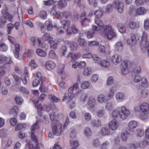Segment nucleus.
<instances>
[{
    "label": "nucleus",
    "mask_w": 149,
    "mask_h": 149,
    "mask_svg": "<svg viewBox=\"0 0 149 149\" xmlns=\"http://www.w3.org/2000/svg\"><path fill=\"white\" fill-rule=\"evenodd\" d=\"M147 33L144 31H143L142 35L141 37V46L143 44L145 45L148 42L147 41Z\"/></svg>",
    "instance_id": "30"
},
{
    "label": "nucleus",
    "mask_w": 149,
    "mask_h": 149,
    "mask_svg": "<svg viewBox=\"0 0 149 149\" xmlns=\"http://www.w3.org/2000/svg\"><path fill=\"white\" fill-rule=\"evenodd\" d=\"M97 102L100 104H102L104 102L105 100V96L103 94H100L97 97Z\"/></svg>",
    "instance_id": "29"
},
{
    "label": "nucleus",
    "mask_w": 149,
    "mask_h": 149,
    "mask_svg": "<svg viewBox=\"0 0 149 149\" xmlns=\"http://www.w3.org/2000/svg\"><path fill=\"white\" fill-rule=\"evenodd\" d=\"M100 145L99 140L98 139H94L92 142V146L95 148L99 147Z\"/></svg>",
    "instance_id": "50"
},
{
    "label": "nucleus",
    "mask_w": 149,
    "mask_h": 149,
    "mask_svg": "<svg viewBox=\"0 0 149 149\" xmlns=\"http://www.w3.org/2000/svg\"><path fill=\"white\" fill-rule=\"evenodd\" d=\"M98 64L103 68H108L110 66L109 61L107 59L102 60L98 63Z\"/></svg>",
    "instance_id": "21"
},
{
    "label": "nucleus",
    "mask_w": 149,
    "mask_h": 149,
    "mask_svg": "<svg viewBox=\"0 0 149 149\" xmlns=\"http://www.w3.org/2000/svg\"><path fill=\"white\" fill-rule=\"evenodd\" d=\"M48 55L49 57L51 59L56 60L58 58L57 55L54 50H52L50 51Z\"/></svg>",
    "instance_id": "37"
},
{
    "label": "nucleus",
    "mask_w": 149,
    "mask_h": 149,
    "mask_svg": "<svg viewBox=\"0 0 149 149\" xmlns=\"http://www.w3.org/2000/svg\"><path fill=\"white\" fill-rule=\"evenodd\" d=\"M143 144L142 141L140 143L135 142L130 145V147L131 149H136L139 147L141 148H144V147H141V145Z\"/></svg>",
    "instance_id": "31"
},
{
    "label": "nucleus",
    "mask_w": 149,
    "mask_h": 149,
    "mask_svg": "<svg viewBox=\"0 0 149 149\" xmlns=\"http://www.w3.org/2000/svg\"><path fill=\"white\" fill-rule=\"evenodd\" d=\"M78 45L77 44L74 42H71L70 43V47L72 51H75L77 49Z\"/></svg>",
    "instance_id": "46"
},
{
    "label": "nucleus",
    "mask_w": 149,
    "mask_h": 149,
    "mask_svg": "<svg viewBox=\"0 0 149 149\" xmlns=\"http://www.w3.org/2000/svg\"><path fill=\"white\" fill-rule=\"evenodd\" d=\"M66 32L67 34L69 35L72 33H77L79 32V31L75 26H72L68 27Z\"/></svg>",
    "instance_id": "17"
},
{
    "label": "nucleus",
    "mask_w": 149,
    "mask_h": 149,
    "mask_svg": "<svg viewBox=\"0 0 149 149\" xmlns=\"http://www.w3.org/2000/svg\"><path fill=\"white\" fill-rule=\"evenodd\" d=\"M130 64V62L128 60L125 61L122 64L121 72L123 75H125L129 73Z\"/></svg>",
    "instance_id": "11"
},
{
    "label": "nucleus",
    "mask_w": 149,
    "mask_h": 149,
    "mask_svg": "<svg viewBox=\"0 0 149 149\" xmlns=\"http://www.w3.org/2000/svg\"><path fill=\"white\" fill-rule=\"evenodd\" d=\"M77 42L78 45L81 47H84L86 45V42L83 38L79 37L77 40Z\"/></svg>",
    "instance_id": "36"
},
{
    "label": "nucleus",
    "mask_w": 149,
    "mask_h": 149,
    "mask_svg": "<svg viewBox=\"0 0 149 149\" xmlns=\"http://www.w3.org/2000/svg\"><path fill=\"white\" fill-rule=\"evenodd\" d=\"M19 108L17 106H14L10 109V113L13 115H17L18 113Z\"/></svg>",
    "instance_id": "38"
},
{
    "label": "nucleus",
    "mask_w": 149,
    "mask_h": 149,
    "mask_svg": "<svg viewBox=\"0 0 149 149\" xmlns=\"http://www.w3.org/2000/svg\"><path fill=\"white\" fill-rule=\"evenodd\" d=\"M114 95L113 89L112 88H110L109 90V92L107 95V97L109 100L112 99Z\"/></svg>",
    "instance_id": "54"
},
{
    "label": "nucleus",
    "mask_w": 149,
    "mask_h": 149,
    "mask_svg": "<svg viewBox=\"0 0 149 149\" xmlns=\"http://www.w3.org/2000/svg\"><path fill=\"white\" fill-rule=\"evenodd\" d=\"M15 50L14 51L13 53L15 57L18 58L19 57V53L20 51L19 45L18 44L15 45Z\"/></svg>",
    "instance_id": "27"
},
{
    "label": "nucleus",
    "mask_w": 149,
    "mask_h": 149,
    "mask_svg": "<svg viewBox=\"0 0 149 149\" xmlns=\"http://www.w3.org/2000/svg\"><path fill=\"white\" fill-rule=\"evenodd\" d=\"M23 83L24 84H26L27 83V80L29 79L28 74L27 73H25L22 77Z\"/></svg>",
    "instance_id": "53"
},
{
    "label": "nucleus",
    "mask_w": 149,
    "mask_h": 149,
    "mask_svg": "<svg viewBox=\"0 0 149 149\" xmlns=\"http://www.w3.org/2000/svg\"><path fill=\"white\" fill-rule=\"evenodd\" d=\"M80 18L81 19L84 20L83 22H82V24L84 26H86L85 23L88 22V21L86 19V14L85 12H83L81 14Z\"/></svg>",
    "instance_id": "43"
},
{
    "label": "nucleus",
    "mask_w": 149,
    "mask_h": 149,
    "mask_svg": "<svg viewBox=\"0 0 149 149\" xmlns=\"http://www.w3.org/2000/svg\"><path fill=\"white\" fill-rule=\"evenodd\" d=\"M120 117L123 120H125L130 113L129 110L125 106L120 107Z\"/></svg>",
    "instance_id": "6"
},
{
    "label": "nucleus",
    "mask_w": 149,
    "mask_h": 149,
    "mask_svg": "<svg viewBox=\"0 0 149 149\" xmlns=\"http://www.w3.org/2000/svg\"><path fill=\"white\" fill-rule=\"evenodd\" d=\"M33 75L35 77H36L38 79H35L33 80L32 82V86L34 87H36L38 86L39 84L40 81H44L45 78L43 77H42L41 74L40 72H37L33 74Z\"/></svg>",
    "instance_id": "10"
},
{
    "label": "nucleus",
    "mask_w": 149,
    "mask_h": 149,
    "mask_svg": "<svg viewBox=\"0 0 149 149\" xmlns=\"http://www.w3.org/2000/svg\"><path fill=\"white\" fill-rule=\"evenodd\" d=\"M141 80H142L141 77L138 74H136L133 78V81L136 83L139 82Z\"/></svg>",
    "instance_id": "64"
},
{
    "label": "nucleus",
    "mask_w": 149,
    "mask_h": 149,
    "mask_svg": "<svg viewBox=\"0 0 149 149\" xmlns=\"http://www.w3.org/2000/svg\"><path fill=\"white\" fill-rule=\"evenodd\" d=\"M148 82L146 78L143 77L142 79L141 85L144 88H146L148 86Z\"/></svg>",
    "instance_id": "63"
},
{
    "label": "nucleus",
    "mask_w": 149,
    "mask_h": 149,
    "mask_svg": "<svg viewBox=\"0 0 149 149\" xmlns=\"http://www.w3.org/2000/svg\"><path fill=\"white\" fill-rule=\"evenodd\" d=\"M39 127V124L38 122H37L33 124L31 127V132H34L35 130L36 129H38Z\"/></svg>",
    "instance_id": "42"
},
{
    "label": "nucleus",
    "mask_w": 149,
    "mask_h": 149,
    "mask_svg": "<svg viewBox=\"0 0 149 149\" xmlns=\"http://www.w3.org/2000/svg\"><path fill=\"white\" fill-rule=\"evenodd\" d=\"M136 135L137 136L141 137L143 136L144 132V131L140 129H137L136 130Z\"/></svg>",
    "instance_id": "62"
},
{
    "label": "nucleus",
    "mask_w": 149,
    "mask_h": 149,
    "mask_svg": "<svg viewBox=\"0 0 149 149\" xmlns=\"http://www.w3.org/2000/svg\"><path fill=\"white\" fill-rule=\"evenodd\" d=\"M45 23L46 25H47V29L49 31H51L53 28L54 26V27H55V26H53L52 25V22L50 20H49L46 21Z\"/></svg>",
    "instance_id": "45"
},
{
    "label": "nucleus",
    "mask_w": 149,
    "mask_h": 149,
    "mask_svg": "<svg viewBox=\"0 0 149 149\" xmlns=\"http://www.w3.org/2000/svg\"><path fill=\"white\" fill-rule=\"evenodd\" d=\"M33 54V51L31 49H29L26 51L25 52L23 53L22 56V58L23 60H24L26 59L27 57L32 56Z\"/></svg>",
    "instance_id": "25"
},
{
    "label": "nucleus",
    "mask_w": 149,
    "mask_h": 149,
    "mask_svg": "<svg viewBox=\"0 0 149 149\" xmlns=\"http://www.w3.org/2000/svg\"><path fill=\"white\" fill-rule=\"evenodd\" d=\"M127 127L129 131L127 132L128 134L133 135L134 134L135 132L133 129L136 128L138 126V123L136 121L131 120L127 124Z\"/></svg>",
    "instance_id": "9"
},
{
    "label": "nucleus",
    "mask_w": 149,
    "mask_h": 149,
    "mask_svg": "<svg viewBox=\"0 0 149 149\" xmlns=\"http://www.w3.org/2000/svg\"><path fill=\"white\" fill-rule=\"evenodd\" d=\"M147 12V10L143 7H140L136 10V13L138 15H143Z\"/></svg>",
    "instance_id": "24"
},
{
    "label": "nucleus",
    "mask_w": 149,
    "mask_h": 149,
    "mask_svg": "<svg viewBox=\"0 0 149 149\" xmlns=\"http://www.w3.org/2000/svg\"><path fill=\"white\" fill-rule=\"evenodd\" d=\"M31 40L33 43V46L34 47H43L42 46L41 42V38H38L36 40L34 37H32L31 38Z\"/></svg>",
    "instance_id": "15"
},
{
    "label": "nucleus",
    "mask_w": 149,
    "mask_h": 149,
    "mask_svg": "<svg viewBox=\"0 0 149 149\" xmlns=\"http://www.w3.org/2000/svg\"><path fill=\"white\" fill-rule=\"evenodd\" d=\"M58 43V41H56L55 39H54L49 44H50L51 48L53 49H55L57 48Z\"/></svg>",
    "instance_id": "41"
},
{
    "label": "nucleus",
    "mask_w": 149,
    "mask_h": 149,
    "mask_svg": "<svg viewBox=\"0 0 149 149\" xmlns=\"http://www.w3.org/2000/svg\"><path fill=\"white\" fill-rule=\"evenodd\" d=\"M93 30H91L89 31H87L85 33L86 34V37L90 39L93 37L95 33V31H100V29L97 26L95 25H93L92 26Z\"/></svg>",
    "instance_id": "12"
},
{
    "label": "nucleus",
    "mask_w": 149,
    "mask_h": 149,
    "mask_svg": "<svg viewBox=\"0 0 149 149\" xmlns=\"http://www.w3.org/2000/svg\"><path fill=\"white\" fill-rule=\"evenodd\" d=\"M2 15L0 17V27H2L7 22V21L12 22V16L9 13L5 10L3 9L1 11Z\"/></svg>",
    "instance_id": "3"
},
{
    "label": "nucleus",
    "mask_w": 149,
    "mask_h": 149,
    "mask_svg": "<svg viewBox=\"0 0 149 149\" xmlns=\"http://www.w3.org/2000/svg\"><path fill=\"white\" fill-rule=\"evenodd\" d=\"M121 60V56L117 54H114L111 57V61L115 65L119 63Z\"/></svg>",
    "instance_id": "18"
},
{
    "label": "nucleus",
    "mask_w": 149,
    "mask_h": 149,
    "mask_svg": "<svg viewBox=\"0 0 149 149\" xmlns=\"http://www.w3.org/2000/svg\"><path fill=\"white\" fill-rule=\"evenodd\" d=\"M92 73L91 68L89 67H86L84 69L83 72V74L86 76H89Z\"/></svg>",
    "instance_id": "26"
},
{
    "label": "nucleus",
    "mask_w": 149,
    "mask_h": 149,
    "mask_svg": "<svg viewBox=\"0 0 149 149\" xmlns=\"http://www.w3.org/2000/svg\"><path fill=\"white\" fill-rule=\"evenodd\" d=\"M74 1L75 3L77 4L79 7L81 8H85V4L83 3H81V0H74Z\"/></svg>",
    "instance_id": "56"
},
{
    "label": "nucleus",
    "mask_w": 149,
    "mask_h": 149,
    "mask_svg": "<svg viewBox=\"0 0 149 149\" xmlns=\"http://www.w3.org/2000/svg\"><path fill=\"white\" fill-rule=\"evenodd\" d=\"M36 52L38 55L41 57H45L46 56V52L40 49H37L36 50Z\"/></svg>",
    "instance_id": "40"
},
{
    "label": "nucleus",
    "mask_w": 149,
    "mask_h": 149,
    "mask_svg": "<svg viewBox=\"0 0 149 149\" xmlns=\"http://www.w3.org/2000/svg\"><path fill=\"white\" fill-rule=\"evenodd\" d=\"M115 48L116 50L121 51L123 49V45L122 43L120 42H117L115 45Z\"/></svg>",
    "instance_id": "48"
},
{
    "label": "nucleus",
    "mask_w": 149,
    "mask_h": 149,
    "mask_svg": "<svg viewBox=\"0 0 149 149\" xmlns=\"http://www.w3.org/2000/svg\"><path fill=\"white\" fill-rule=\"evenodd\" d=\"M56 66V63L52 60H48L46 61L45 64L46 68L48 70H51L54 69Z\"/></svg>",
    "instance_id": "16"
},
{
    "label": "nucleus",
    "mask_w": 149,
    "mask_h": 149,
    "mask_svg": "<svg viewBox=\"0 0 149 149\" xmlns=\"http://www.w3.org/2000/svg\"><path fill=\"white\" fill-rule=\"evenodd\" d=\"M120 110L118 109H114L113 110L111 113V116L112 118H116L119 116H120Z\"/></svg>",
    "instance_id": "47"
},
{
    "label": "nucleus",
    "mask_w": 149,
    "mask_h": 149,
    "mask_svg": "<svg viewBox=\"0 0 149 149\" xmlns=\"http://www.w3.org/2000/svg\"><path fill=\"white\" fill-rule=\"evenodd\" d=\"M95 23L100 29L102 36L109 40H111L117 36V34L112 27L109 25H105L103 22L98 18H95Z\"/></svg>",
    "instance_id": "1"
},
{
    "label": "nucleus",
    "mask_w": 149,
    "mask_h": 149,
    "mask_svg": "<svg viewBox=\"0 0 149 149\" xmlns=\"http://www.w3.org/2000/svg\"><path fill=\"white\" fill-rule=\"evenodd\" d=\"M94 14L95 17V18H98L99 19L102 16L103 12L100 10H97L95 11Z\"/></svg>",
    "instance_id": "44"
},
{
    "label": "nucleus",
    "mask_w": 149,
    "mask_h": 149,
    "mask_svg": "<svg viewBox=\"0 0 149 149\" xmlns=\"http://www.w3.org/2000/svg\"><path fill=\"white\" fill-rule=\"evenodd\" d=\"M90 85V82L88 81L85 80L81 84V87L83 89H86L89 87Z\"/></svg>",
    "instance_id": "28"
},
{
    "label": "nucleus",
    "mask_w": 149,
    "mask_h": 149,
    "mask_svg": "<svg viewBox=\"0 0 149 149\" xmlns=\"http://www.w3.org/2000/svg\"><path fill=\"white\" fill-rule=\"evenodd\" d=\"M142 142L143 144L141 145V147H144L148 145H149V135L146 134L145 139Z\"/></svg>",
    "instance_id": "39"
},
{
    "label": "nucleus",
    "mask_w": 149,
    "mask_h": 149,
    "mask_svg": "<svg viewBox=\"0 0 149 149\" xmlns=\"http://www.w3.org/2000/svg\"><path fill=\"white\" fill-rule=\"evenodd\" d=\"M17 13L20 21L22 22V9L20 7L17 8Z\"/></svg>",
    "instance_id": "58"
},
{
    "label": "nucleus",
    "mask_w": 149,
    "mask_h": 149,
    "mask_svg": "<svg viewBox=\"0 0 149 149\" xmlns=\"http://www.w3.org/2000/svg\"><path fill=\"white\" fill-rule=\"evenodd\" d=\"M88 45L90 47L96 46L98 45L99 43L95 40L91 41L88 42Z\"/></svg>",
    "instance_id": "61"
},
{
    "label": "nucleus",
    "mask_w": 149,
    "mask_h": 149,
    "mask_svg": "<svg viewBox=\"0 0 149 149\" xmlns=\"http://www.w3.org/2000/svg\"><path fill=\"white\" fill-rule=\"evenodd\" d=\"M99 78V75L97 74H94L91 77V81L93 83H96L98 80Z\"/></svg>",
    "instance_id": "49"
},
{
    "label": "nucleus",
    "mask_w": 149,
    "mask_h": 149,
    "mask_svg": "<svg viewBox=\"0 0 149 149\" xmlns=\"http://www.w3.org/2000/svg\"><path fill=\"white\" fill-rule=\"evenodd\" d=\"M141 50L143 52L146 50L149 56V42H147V43L145 45L143 44L141 45Z\"/></svg>",
    "instance_id": "34"
},
{
    "label": "nucleus",
    "mask_w": 149,
    "mask_h": 149,
    "mask_svg": "<svg viewBox=\"0 0 149 149\" xmlns=\"http://www.w3.org/2000/svg\"><path fill=\"white\" fill-rule=\"evenodd\" d=\"M61 22L63 25L64 26H63L58 27L57 29V34L58 35L64 33L65 31V26H67L69 24V22L64 19H63L61 20Z\"/></svg>",
    "instance_id": "14"
},
{
    "label": "nucleus",
    "mask_w": 149,
    "mask_h": 149,
    "mask_svg": "<svg viewBox=\"0 0 149 149\" xmlns=\"http://www.w3.org/2000/svg\"><path fill=\"white\" fill-rule=\"evenodd\" d=\"M128 25L130 28L132 29H134L138 26V24L137 23L132 21L129 22Z\"/></svg>",
    "instance_id": "57"
},
{
    "label": "nucleus",
    "mask_w": 149,
    "mask_h": 149,
    "mask_svg": "<svg viewBox=\"0 0 149 149\" xmlns=\"http://www.w3.org/2000/svg\"><path fill=\"white\" fill-rule=\"evenodd\" d=\"M96 103V99L94 96H90L89 97L87 104L90 108L92 109L94 108Z\"/></svg>",
    "instance_id": "19"
},
{
    "label": "nucleus",
    "mask_w": 149,
    "mask_h": 149,
    "mask_svg": "<svg viewBox=\"0 0 149 149\" xmlns=\"http://www.w3.org/2000/svg\"><path fill=\"white\" fill-rule=\"evenodd\" d=\"M54 39L49 34L46 33H45L42 36L43 40L44 41H48L49 43L51 42Z\"/></svg>",
    "instance_id": "23"
},
{
    "label": "nucleus",
    "mask_w": 149,
    "mask_h": 149,
    "mask_svg": "<svg viewBox=\"0 0 149 149\" xmlns=\"http://www.w3.org/2000/svg\"><path fill=\"white\" fill-rule=\"evenodd\" d=\"M134 111L135 113H139V117L141 120H146L149 117V104L146 102H143L135 106Z\"/></svg>",
    "instance_id": "2"
},
{
    "label": "nucleus",
    "mask_w": 149,
    "mask_h": 149,
    "mask_svg": "<svg viewBox=\"0 0 149 149\" xmlns=\"http://www.w3.org/2000/svg\"><path fill=\"white\" fill-rule=\"evenodd\" d=\"M92 125L94 127L99 126L101 125V122L99 120H93L91 121Z\"/></svg>",
    "instance_id": "59"
},
{
    "label": "nucleus",
    "mask_w": 149,
    "mask_h": 149,
    "mask_svg": "<svg viewBox=\"0 0 149 149\" xmlns=\"http://www.w3.org/2000/svg\"><path fill=\"white\" fill-rule=\"evenodd\" d=\"M51 13L52 14L56 17H58L59 19H61L64 17L65 19H70L71 18L70 13L68 12H63L60 13L59 12H55V10L54 8H53Z\"/></svg>",
    "instance_id": "8"
},
{
    "label": "nucleus",
    "mask_w": 149,
    "mask_h": 149,
    "mask_svg": "<svg viewBox=\"0 0 149 149\" xmlns=\"http://www.w3.org/2000/svg\"><path fill=\"white\" fill-rule=\"evenodd\" d=\"M101 132L103 135L107 136L110 134V130L107 127H104L101 129Z\"/></svg>",
    "instance_id": "32"
},
{
    "label": "nucleus",
    "mask_w": 149,
    "mask_h": 149,
    "mask_svg": "<svg viewBox=\"0 0 149 149\" xmlns=\"http://www.w3.org/2000/svg\"><path fill=\"white\" fill-rule=\"evenodd\" d=\"M81 56L79 52H70L67 56V58H70L73 60L78 59Z\"/></svg>",
    "instance_id": "22"
},
{
    "label": "nucleus",
    "mask_w": 149,
    "mask_h": 149,
    "mask_svg": "<svg viewBox=\"0 0 149 149\" xmlns=\"http://www.w3.org/2000/svg\"><path fill=\"white\" fill-rule=\"evenodd\" d=\"M117 27L119 31L121 33H123L125 32L126 31L125 28L123 25L118 24Z\"/></svg>",
    "instance_id": "51"
},
{
    "label": "nucleus",
    "mask_w": 149,
    "mask_h": 149,
    "mask_svg": "<svg viewBox=\"0 0 149 149\" xmlns=\"http://www.w3.org/2000/svg\"><path fill=\"white\" fill-rule=\"evenodd\" d=\"M113 6L114 8L119 13H122L124 10V3L121 0H115L113 2Z\"/></svg>",
    "instance_id": "7"
},
{
    "label": "nucleus",
    "mask_w": 149,
    "mask_h": 149,
    "mask_svg": "<svg viewBox=\"0 0 149 149\" xmlns=\"http://www.w3.org/2000/svg\"><path fill=\"white\" fill-rule=\"evenodd\" d=\"M115 98L118 102H120L123 101L125 98L124 93L122 92H118L116 93Z\"/></svg>",
    "instance_id": "20"
},
{
    "label": "nucleus",
    "mask_w": 149,
    "mask_h": 149,
    "mask_svg": "<svg viewBox=\"0 0 149 149\" xmlns=\"http://www.w3.org/2000/svg\"><path fill=\"white\" fill-rule=\"evenodd\" d=\"M31 138L32 140L34 143V145L29 143L28 147L29 149H38L41 147H43L42 144H39L36 136L35 135L34 132H31Z\"/></svg>",
    "instance_id": "5"
},
{
    "label": "nucleus",
    "mask_w": 149,
    "mask_h": 149,
    "mask_svg": "<svg viewBox=\"0 0 149 149\" xmlns=\"http://www.w3.org/2000/svg\"><path fill=\"white\" fill-rule=\"evenodd\" d=\"M70 145L71 147L77 148L79 146L78 141L75 139L70 140Z\"/></svg>",
    "instance_id": "33"
},
{
    "label": "nucleus",
    "mask_w": 149,
    "mask_h": 149,
    "mask_svg": "<svg viewBox=\"0 0 149 149\" xmlns=\"http://www.w3.org/2000/svg\"><path fill=\"white\" fill-rule=\"evenodd\" d=\"M119 126L118 121L115 119L111 120L109 123L108 126L111 130L114 131L117 130Z\"/></svg>",
    "instance_id": "13"
},
{
    "label": "nucleus",
    "mask_w": 149,
    "mask_h": 149,
    "mask_svg": "<svg viewBox=\"0 0 149 149\" xmlns=\"http://www.w3.org/2000/svg\"><path fill=\"white\" fill-rule=\"evenodd\" d=\"M114 82V80L112 77L110 76L108 77L107 81V85L110 86L113 84Z\"/></svg>",
    "instance_id": "60"
},
{
    "label": "nucleus",
    "mask_w": 149,
    "mask_h": 149,
    "mask_svg": "<svg viewBox=\"0 0 149 149\" xmlns=\"http://www.w3.org/2000/svg\"><path fill=\"white\" fill-rule=\"evenodd\" d=\"M109 145V142L107 141H105L101 144L100 148L101 149H107Z\"/></svg>",
    "instance_id": "52"
},
{
    "label": "nucleus",
    "mask_w": 149,
    "mask_h": 149,
    "mask_svg": "<svg viewBox=\"0 0 149 149\" xmlns=\"http://www.w3.org/2000/svg\"><path fill=\"white\" fill-rule=\"evenodd\" d=\"M83 133L87 138L91 136L92 134L91 129L88 127L85 128L84 129Z\"/></svg>",
    "instance_id": "35"
},
{
    "label": "nucleus",
    "mask_w": 149,
    "mask_h": 149,
    "mask_svg": "<svg viewBox=\"0 0 149 149\" xmlns=\"http://www.w3.org/2000/svg\"><path fill=\"white\" fill-rule=\"evenodd\" d=\"M8 68L5 66V65L4 64L2 66H0V76H3L6 73L5 69Z\"/></svg>",
    "instance_id": "55"
},
{
    "label": "nucleus",
    "mask_w": 149,
    "mask_h": 149,
    "mask_svg": "<svg viewBox=\"0 0 149 149\" xmlns=\"http://www.w3.org/2000/svg\"><path fill=\"white\" fill-rule=\"evenodd\" d=\"M53 133L54 135L59 136L61 134L62 131V125L58 121L53 120L52 124Z\"/></svg>",
    "instance_id": "4"
}]
</instances>
